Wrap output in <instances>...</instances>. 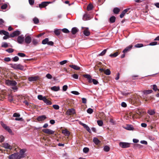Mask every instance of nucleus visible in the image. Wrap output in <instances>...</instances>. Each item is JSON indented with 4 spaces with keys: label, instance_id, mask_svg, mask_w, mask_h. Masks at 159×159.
<instances>
[{
    "label": "nucleus",
    "instance_id": "f257e3e1",
    "mask_svg": "<svg viewBox=\"0 0 159 159\" xmlns=\"http://www.w3.org/2000/svg\"><path fill=\"white\" fill-rule=\"evenodd\" d=\"M11 67L15 69H19L21 70H24V66L20 64H12Z\"/></svg>",
    "mask_w": 159,
    "mask_h": 159
},
{
    "label": "nucleus",
    "instance_id": "f03ea898",
    "mask_svg": "<svg viewBox=\"0 0 159 159\" xmlns=\"http://www.w3.org/2000/svg\"><path fill=\"white\" fill-rule=\"evenodd\" d=\"M5 82L6 84L8 86H15L17 84L16 82L14 80H6Z\"/></svg>",
    "mask_w": 159,
    "mask_h": 159
},
{
    "label": "nucleus",
    "instance_id": "7ed1b4c3",
    "mask_svg": "<svg viewBox=\"0 0 159 159\" xmlns=\"http://www.w3.org/2000/svg\"><path fill=\"white\" fill-rule=\"evenodd\" d=\"M26 149H23L20 150L19 152H18V156L20 159L25 157V152H26Z\"/></svg>",
    "mask_w": 159,
    "mask_h": 159
},
{
    "label": "nucleus",
    "instance_id": "20e7f679",
    "mask_svg": "<svg viewBox=\"0 0 159 159\" xmlns=\"http://www.w3.org/2000/svg\"><path fill=\"white\" fill-rule=\"evenodd\" d=\"M130 143L126 142H120L119 146L122 148H126L130 147Z\"/></svg>",
    "mask_w": 159,
    "mask_h": 159
},
{
    "label": "nucleus",
    "instance_id": "39448f33",
    "mask_svg": "<svg viewBox=\"0 0 159 159\" xmlns=\"http://www.w3.org/2000/svg\"><path fill=\"white\" fill-rule=\"evenodd\" d=\"M31 35L26 34L24 39L25 42L26 44H30L31 42Z\"/></svg>",
    "mask_w": 159,
    "mask_h": 159
},
{
    "label": "nucleus",
    "instance_id": "423d86ee",
    "mask_svg": "<svg viewBox=\"0 0 159 159\" xmlns=\"http://www.w3.org/2000/svg\"><path fill=\"white\" fill-rule=\"evenodd\" d=\"M24 37L22 35L19 36L17 38V42L19 44H23L24 41Z\"/></svg>",
    "mask_w": 159,
    "mask_h": 159
},
{
    "label": "nucleus",
    "instance_id": "0eeeda50",
    "mask_svg": "<svg viewBox=\"0 0 159 159\" xmlns=\"http://www.w3.org/2000/svg\"><path fill=\"white\" fill-rule=\"evenodd\" d=\"M43 131L48 134H54L55 131L50 129H46L43 130Z\"/></svg>",
    "mask_w": 159,
    "mask_h": 159
},
{
    "label": "nucleus",
    "instance_id": "6e6552de",
    "mask_svg": "<svg viewBox=\"0 0 159 159\" xmlns=\"http://www.w3.org/2000/svg\"><path fill=\"white\" fill-rule=\"evenodd\" d=\"M9 159H20L18 156V152L12 154L9 157Z\"/></svg>",
    "mask_w": 159,
    "mask_h": 159
},
{
    "label": "nucleus",
    "instance_id": "1a4fd4ad",
    "mask_svg": "<svg viewBox=\"0 0 159 159\" xmlns=\"http://www.w3.org/2000/svg\"><path fill=\"white\" fill-rule=\"evenodd\" d=\"M20 32L18 30L14 31L12 33L10 34V36L11 37H14L15 36H18L20 34Z\"/></svg>",
    "mask_w": 159,
    "mask_h": 159
},
{
    "label": "nucleus",
    "instance_id": "9d476101",
    "mask_svg": "<svg viewBox=\"0 0 159 159\" xmlns=\"http://www.w3.org/2000/svg\"><path fill=\"white\" fill-rule=\"evenodd\" d=\"M2 147L6 149H11L12 148V146H11L9 143H5L2 144Z\"/></svg>",
    "mask_w": 159,
    "mask_h": 159
},
{
    "label": "nucleus",
    "instance_id": "9b49d317",
    "mask_svg": "<svg viewBox=\"0 0 159 159\" xmlns=\"http://www.w3.org/2000/svg\"><path fill=\"white\" fill-rule=\"evenodd\" d=\"M75 110L73 108L69 109L66 112V114L67 115H72L75 114Z\"/></svg>",
    "mask_w": 159,
    "mask_h": 159
},
{
    "label": "nucleus",
    "instance_id": "f8f14e48",
    "mask_svg": "<svg viewBox=\"0 0 159 159\" xmlns=\"http://www.w3.org/2000/svg\"><path fill=\"white\" fill-rule=\"evenodd\" d=\"M50 2H42L41 3L39 4V7L40 8L44 7L48 5V4L50 3Z\"/></svg>",
    "mask_w": 159,
    "mask_h": 159
},
{
    "label": "nucleus",
    "instance_id": "ddd939ff",
    "mask_svg": "<svg viewBox=\"0 0 159 159\" xmlns=\"http://www.w3.org/2000/svg\"><path fill=\"white\" fill-rule=\"evenodd\" d=\"M47 117L44 115L39 116L37 118V120L39 121H42L45 120Z\"/></svg>",
    "mask_w": 159,
    "mask_h": 159
},
{
    "label": "nucleus",
    "instance_id": "4468645a",
    "mask_svg": "<svg viewBox=\"0 0 159 159\" xmlns=\"http://www.w3.org/2000/svg\"><path fill=\"white\" fill-rule=\"evenodd\" d=\"M132 48V45H129L123 51V52L124 53L127 52L130 50Z\"/></svg>",
    "mask_w": 159,
    "mask_h": 159
},
{
    "label": "nucleus",
    "instance_id": "2eb2a0df",
    "mask_svg": "<svg viewBox=\"0 0 159 159\" xmlns=\"http://www.w3.org/2000/svg\"><path fill=\"white\" fill-rule=\"evenodd\" d=\"M83 19L84 20H90V16L89 14H85L83 16Z\"/></svg>",
    "mask_w": 159,
    "mask_h": 159
},
{
    "label": "nucleus",
    "instance_id": "dca6fc26",
    "mask_svg": "<svg viewBox=\"0 0 159 159\" xmlns=\"http://www.w3.org/2000/svg\"><path fill=\"white\" fill-rule=\"evenodd\" d=\"M38 78L37 76H34L30 77L28 78V80L30 81H34L37 80Z\"/></svg>",
    "mask_w": 159,
    "mask_h": 159
},
{
    "label": "nucleus",
    "instance_id": "f3484780",
    "mask_svg": "<svg viewBox=\"0 0 159 159\" xmlns=\"http://www.w3.org/2000/svg\"><path fill=\"white\" fill-rule=\"evenodd\" d=\"M61 30V29H56L54 30V33L56 35L58 36L60 34Z\"/></svg>",
    "mask_w": 159,
    "mask_h": 159
},
{
    "label": "nucleus",
    "instance_id": "a211bd4d",
    "mask_svg": "<svg viewBox=\"0 0 159 159\" xmlns=\"http://www.w3.org/2000/svg\"><path fill=\"white\" fill-rule=\"evenodd\" d=\"M51 89L55 91H57L59 90L60 87L59 86H54L52 87L51 88Z\"/></svg>",
    "mask_w": 159,
    "mask_h": 159
},
{
    "label": "nucleus",
    "instance_id": "6ab92c4d",
    "mask_svg": "<svg viewBox=\"0 0 159 159\" xmlns=\"http://www.w3.org/2000/svg\"><path fill=\"white\" fill-rule=\"evenodd\" d=\"M82 124V125L86 129L87 131L89 133L91 132L90 129L87 125L84 124Z\"/></svg>",
    "mask_w": 159,
    "mask_h": 159
},
{
    "label": "nucleus",
    "instance_id": "aec40b11",
    "mask_svg": "<svg viewBox=\"0 0 159 159\" xmlns=\"http://www.w3.org/2000/svg\"><path fill=\"white\" fill-rule=\"evenodd\" d=\"M84 34L86 36H88L90 34V32L88 29H86L84 30L83 32Z\"/></svg>",
    "mask_w": 159,
    "mask_h": 159
},
{
    "label": "nucleus",
    "instance_id": "412c9836",
    "mask_svg": "<svg viewBox=\"0 0 159 159\" xmlns=\"http://www.w3.org/2000/svg\"><path fill=\"white\" fill-rule=\"evenodd\" d=\"M0 34H3L5 36H8L9 35V33L8 32L2 30L0 31Z\"/></svg>",
    "mask_w": 159,
    "mask_h": 159
},
{
    "label": "nucleus",
    "instance_id": "4be33fe9",
    "mask_svg": "<svg viewBox=\"0 0 159 159\" xmlns=\"http://www.w3.org/2000/svg\"><path fill=\"white\" fill-rule=\"evenodd\" d=\"M70 67L75 70H79L80 69V67L75 65H70Z\"/></svg>",
    "mask_w": 159,
    "mask_h": 159
},
{
    "label": "nucleus",
    "instance_id": "5701e85b",
    "mask_svg": "<svg viewBox=\"0 0 159 159\" xmlns=\"http://www.w3.org/2000/svg\"><path fill=\"white\" fill-rule=\"evenodd\" d=\"M78 31V29L76 27L73 28L71 30L72 33L73 34H75Z\"/></svg>",
    "mask_w": 159,
    "mask_h": 159
},
{
    "label": "nucleus",
    "instance_id": "b1692460",
    "mask_svg": "<svg viewBox=\"0 0 159 159\" xmlns=\"http://www.w3.org/2000/svg\"><path fill=\"white\" fill-rule=\"evenodd\" d=\"M62 133L68 136L70 134V132L69 131L66 129L63 130L62 131Z\"/></svg>",
    "mask_w": 159,
    "mask_h": 159
},
{
    "label": "nucleus",
    "instance_id": "393cba45",
    "mask_svg": "<svg viewBox=\"0 0 159 159\" xmlns=\"http://www.w3.org/2000/svg\"><path fill=\"white\" fill-rule=\"evenodd\" d=\"M46 97L45 96H43L41 95H39L38 96V99L40 100H43V101H44V99H45L46 98Z\"/></svg>",
    "mask_w": 159,
    "mask_h": 159
},
{
    "label": "nucleus",
    "instance_id": "a878e982",
    "mask_svg": "<svg viewBox=\"0 0 159 159\" xmlns=\"http://www.w3.org/2000/svg\"><path fill=\"white\" fill-rule=\"evenodd\" d=\"M118 55V52H116L113 54H110L109 55V56L111 58H113L116 57Z\"/></svg>",
    "mask_w": 159,
    "mask_h": 159
},
{
    "label": "nucleus",
    "instance_id": "bb28decb",
    "mask_svg": "<svg viewBox=\"0 0 159 159\" xmlns=\"http://www.w3.org/2000/svg\"><path fill=\"white\" fill-rule=\"evenodd\" d=\"M43 102L47 105H50L52 104V102L49 100H48L46 98L44 99Z\"/></svg>",
    "mask_w": 159,
    "mask_h": 159
},
{
    "label": "nucleus",
    "instance_id": "cd10ccee",
    "mask_svg": "<svg viewBox=\"0 0 159 159\" xmlns=\"http://www.w3.org/2000/svg\"><path fill=\"white\" fill-rule=\"evenodd\" d=\"M93 142L96 145L98 144L100 142L98 138L94 137L93 139Z\"/></svg>",
    "mask_w": 159,
    "mask_h": 159
},
{
    "label": "nucleus",
    "instance_id": "c85d7f7f",
    "mask_svg": "<svg viewBox=\"0 0 159 159\" xmlns=\"http://www.w3.org/2000/svg\"><path fill=\"white\" fill-rule=\"evenodd\" d=\"M109 20L111 23H114L115 21L116 17L114 16H112L110 18Z\"/></svg>",
    "mask_w": 159,
    "mask_h": 159
},
{
    "label": "nucleus",
    "instance_id": "c756f323",
    "mask_svg": "<svg viewBox=\"0 0 159 159\" xmlns=\"http://www.w3.org/2000/svg\"><path fill=\"white\" fill-rule=\"evenodd\" d=\"M38 40L35 39H33L32 41V43L34 46H36L38 44Z\"/></svg>",
    "mask_w": 159,
    "mask_h": 159
},
{
    "label": "nucleus",
    "instance_id": "7c9ffc66",
    "mask_svg": "<svg viewBox=\"0 0 159 159\" xmlns=\"http://www.w3.org/2000/svg\"><path fill=\"white\" fill-rule=\"evenodd\" d=\"M152 92V90H144L143 91V93L144 94H149L151 93Z\"/></svg>",
    "mask_w": 159,
    "mask_h": 159
},
{
    "label": "nucleus",
    "instance_id": "2f4dec72",
    "mask_svg": "<svg viewBox=\"0 0 159 159\" xmlns=\"http://www.w3.org/2000/svg\"><path fill=\"white\" fill-rule=\"evenodd\" d=\"M33 20L34 24H38L39 22V19L36 17H34Z\"/></svg>",
    "mask_w": 159,
    "mask_h": 159
},
{
    "label": "nucleus",
    "instance_id": "473e14b6",
    "mask_svg": "<svg viewBox=\"0 0 159 159\" xmlns=\"http://www.w3.org/2000/svg\"><path fill=\"white\" fill-rule=\"evenodd\" d=\"M148 113L150 115H152L155 113V112L154 110H149L148 111Z\"/></svg>",
    "mask_w": 159,
    "mask_h": 159
},
{
    "label": "nucleus",
    "instance_id": "72a5a7b5",
    "mask_svg": "<svg viewBox=\"0 0 159 159\" xmlns=\"http://www.w3.org/2000/svg\"><path fill=\"white\" fill-rule=\"evenodd\" d=\"M125 129L128 130H133L134 128L132 127V126L130 125H128L127 126V127L125 128Z\"/></svg>",
    "mask_w": 159,
    "mask_h": 159
},
{
    "label": "nucleus",
    "instance_id": "f704fd0d",
    "mask_svg": "<svg viewBox=\"0 0 159 159\" xmlns=\"http://www.w3.org/2000/svg\"><path fill=\"white\" fill-rule=\"evenodd\" d=\"M120 9L118 8H115L113 9V12L114 13L117 14L120 11Z\"/></svg>",
    "mask_w": 159,
    "mask_h": 159
},
{
    "label": "nucleus",
    "instance_id": "c9c22d12",
    "mask_svg": "<svg viewBox=\"0 0 159 159\" xmlns=\"http://www.w3.org/2000/svg\"><path fill=\"white\" fill-rule=\"evenodd\" d=\"M48 39L46 38L43 39L42 41V43L43 44H48Z\"/></svg>",
    "mask_w": 159,
    "mask_h": 159
},
{
    "label": "nucleus",
    "instance_id": "e433bc0d",
    "mask_svg": "<svg viewBox=\"0 0 159 159\" xmlns=\"http://www.w3.org/2000/svg\"><path fill=\"white\" fill-rule=\"evenodd\" d=\"M107 51V49L104 50L100 54H99L98 56H103L106 53Z\"/></svg>",
    "mask_w": 159,
    "mask_h": 159
},
{
    "label": "nucleus",
    "instance_id": "4c0bfd02",
    "mask_svg": "<svg viewBox=\"0 0 159 159\" xmlns=\"http://www.w3.org/2000/svg\"><path fill=\"white\" fill-rule=\"evenodd\" d=\"M1 47L6 48L8 47V45L7 43L3 42L2 43Z\"/></svg>",
    "mask_w": 159,
    "mask_h": 159
},
{
    "label": "nucleus",
    "instance_id": "58836bf2",
    "mask_svg": "<svg viewBox=\"0 0 159 159\" xmlns=\"http://www.w3.org/2000/svg\"><path fill=\"white\" fill-rule=\"evenodd\" d=\"M110 148L107 146H105L103 148L104 151L106 152H108L110 150Z\"/></svg>",
    "mask_w": 159,
    "mask_h": 159
},
{
    "label": "nucleus",
    "instance_id": "ea45409f",
    "mask_svg": "<svg viewBox=\"0 0 159 159\" xmlns=\"http://www.w3.org/2000/svg\"><path fill=\"white\" fill-rule=\"evenodd\" d=\"M93 8V5L91 4H89L87 7V10L88 11L91 10Z\"/></svg>",
    "mask_w": 159,
    "mask_h": 159
},
{
    "label": "nucleus",
    "instance_id": "a19ab883",
    "mask_svg": "<svg viewBox=\"0 0 159 159\" xmlns=\"http://www.w3.org/2000/svg\"><path fill=\"white\" fill-rule=\"evenodd\" d=\"M143 47V45L142 43H138L134 46V47L136 48H139Z\"/></svg>",
    "mask_w": 159,
    "mask_h": 159
},
{
    "label": "nucleus",
    "instance_id": "79ce46f5",
    "mask_svg": "<svg viewBox=\"0 0 159 159\" xmlns=\"http://www.w3.org/2000/svg\"><path fill=\"white\" fill-rule=\"evenodd\" d=\"M104 73L107 75H109L111 74V71L109 69H107L105 70Z\"/></svg>",
    "mask_w": 159,
    "mask_h": 159
},
{
    "label": "nucleus",
    "instance_id": "37998d69",
    "mask_svg": "<svg viewBox=\"0 0 159 159\" xmlns=\"http://www.w3.org/2000/svg\"><path fill=\"white\" fill-rule=\"evenodd\" d=\"M61 30L65 33H68L69 32V30L66 28H64Z\"/></svg>",
    "mask_w": 159,
    "mask_h": 159
},
{
    "label": "nucleus",
    "instance_id": "c03bdc74",
    "mask_svg": "<svg viewBox=\"0 0 159 159\" xmlns=\"http://www.w3.org/2000/svg\"><path fill=\"white\" fill-rule=\"evenodd\" d=\"M17 55L21 57H24L25 56V55L24 53L19 52L17 54Z\"/></svg>",
    "mask_w": 159,
    "mask_h": 159
},
{
    "label": "nucleus",
    "instance_id": "a18cd8bd",
    "mask_svg": "<svg viewBox=\"0 0 159 159\" xmlns=\"http://www.w3.org/2000/svg\"><path fill=\"white\" fill-rule=\"evenodd\" d=\"M97 122L98 125L99 126H102L103 125V123L102 120H98L97 121Z\"/></svg>",
    "mask_w": 159,
    "mask_h": 159
},
{
    "label": "nucleus",
    "instance_id": "49530a36",
    "mask_svg": "<svg viewBox=\"0 0 159 159\" xmlns=\"http://www.w3.org/2000/svg\"><path fill=\"white\" fill-rule=\"evenodd\" d=\"M8 98L9 101L10 102H11L13 101V97L11 94H9L8 95Z\"/></svg>",
    "mask_w": 159,
    "mask_h": 159
},
{
    "label": "nucleus",
    "instance_id": "de8ad7c7",
    "mask_svg": "<svg viewBox=\"0 0 159 159\" xmlns=\"http://www.w3.org/2000/svg\"><path fill=\"white\" fill-rule=\"evenodd\" d=\"M93 110L91 108H88L87 110V112L88 113L91 114L93 112Z\"/></svg>",
    "mask_w": 159,
    "mask_h": 159
},
{
    "label": "nucleus",
    "instance_id": "09e8293b",
    "mask_svg": "<svg viewBox=\"0 0 159 159\" xmlns=\"http://www.w3.org/2000/svg\"><path fill=\"white\" fill-rule=\"evenodd\" d=\"M89 148L87 147L84 148L83 149V152L85 153L88 152H89Z\"/></svg>",
    "mask_w": 159,
    "mask_h": 159
},
{
    "label": "nucleus",
    "instance_id": "8fccbe9b",
    "mask_svg": "<svg viewBox=\"0 0 159 159\" xmlns=\"http://www.w3.org/2000/svg\"><path fill=\"white\" fill-rule=\"evenodd\" d=\"M0 124L5 129V128L7 126L5 124H4L2 121H1Z\"/></svg>",
    "mask_w": 159,
    "mask_h": 159
},
{
    "label": "nucleus",
    "instance_id": "3c124183",
    "mask_svg": "<svg viewBox=\"0 0 159 159\" xmlns=\"http://www.w3.org/2000/svg\"><path fill=\"white\" fill-rule=\"evenodd\" d=\"M83 76L87 78L88 80L90 78H91V77L90 75L88 74L84 75H83Z\"/></svg>",
    "mask_w": 159,
    "mask_h": 159
},
{
    "label": "nucleus",
    "instance_id": "603ef678",
    "mask_svg": "<svg viewBox=\"0 0 159 159\" xmlns=\"http://www.w3.org/2000/svg\"><path fill=\"white\" fill-rule=\"evenodd\" d=\"M6 130H7L9 133H12V130L10 129V127L7 126L5 129Z\"/></svg>",
    "mask_w": 159,
    "mask_h": 159
},
{
    "label": "nucleus",
    "instance_id": "864d4df0",
    "mask_svg": "<svg viewBox=\"0 0 159 159\" xmlns=\"http://www.w3.org/2000/svg\"><path fill=\"white\" fill-rule=\"evenodd\" d=\"M13 61H17L19 60V58L17 56H15L12 58Z\"/></svg>",
    "mask_w": 159,
    "mask_h": 159
},
{
    "label": "nucleus",
    "instance_id": "5fc2aeb1",
    "mask_svg": "<svg viewBox=\"0 0 159 159\" xmlns=\"http://www.w3.org/2000/svg\"><path fill=\"white\" fill-rule=\"evenodd\" d=\"M6 51L9 53H12L13 52L14 50L12 48H10L6 50Z\"/></svg>",
    "mask_w": 159,
    "mask_h": 159
},
{
    "label": "nucleus",
    "instance_id": "6e6d98bb",
    "mask_svg": "<svg viewBox=\"0 0 159 159\" xmlns=\"http://www.w3.org/2000/svg\"><path fill=\"white\" fill-rule=\"evenodd\" d=\"M153 88L152 89L155 91H156L158 90L157 89V87L156 84H153L152 85Z\"/></svg>",
    "mask_w": 159,
    "mask_h": 159
},
{
    "label": "nucleus",
    "instance_id": "4d7b16f0",
    "mask_svg": "<svg viewBox=\"0 0 159 159\" xmlns=\"http://www.w3.org/2000/svg\"><path fill=\"white\" fill-rule=\"evenodd\" d=\"M72 77L74 79H78V75L76 74H74L71 75Z\"/></svg>",
    "mask_w": 159,
    "mask_h": 159
},
{
    "label": "nucleus",
    "instance_id": "13d9d810",
    "mask_svg": "<svg viewBox=\"0 0 159 159\" xmlns=\"http://www.w3.org/2000/svg\"><path fill=\"white\" fill-rule=\"evenodd\" d=\"M53 108L56 110H58L59 108V107L58 105H54L52 106Z\"/></svg>",
    "mask_w": 159,
    "mask_h": 159
},
{
    "label": "nucleus",
    "instance_id": "bf43d9fd",
    "mask_svg": "<svg viewBox=\"0 0 159 159\" xmlns=\"http://www.w3.org/2000/svg\"><path fill=\"white\" fill-rule=\"evenodd\" d=\"M67 62V61L66 60H65L64 61H61L60 62V64L61 65H64V64L66 63Z\"/></svg>",
    "mask_w": 159,
    "mask_h": 159
},
{
    "label": "nucleus",
    "instance_id": "052dcab7",
    "mask_svg": "<svg viewBox=\"0 0 159 159\" xmlns=\"http://www.w3.org/2000/svg\"><path fill=\"white\" fill-rule=\"evenodd\" d=\"M157 44V42H151L149 43V45L150 46H154Z\"/></svg>",
    "mask_w": 159,
    "mask_h": 159
},
{
    "label": "nucleus",
    "instance_id": "680f3d73",
    "mask_svg": "<svg viewBox=\"0 0 159 159\" xmlns=\"http://www.w3.org/2000/svg\"><path fill=\"white\" fill-rule=\"evenodd\" d=\"M20 115L19 114L17 113H15L13 115V116L14 117H20Z\"/></svg>",
    "mask_w": 159,
    "mask_h": 159
},
{
    "label": "nucleus",
    "instance_id": "e2e57ef3",
    "mask_svg": "<svg viewBox=\"0 0 159 159\" xmlns=\"http://www.w3.org/2000/svg\"><path fill=\"white\" fill-rule=\"evenodd\" d=\"M7 7V5L6 4H4L2 5L1 7V8L2 9H5Z\"/></svg>",
    "mask_w": 159,
    "mask_h": 159
},
{
    "label": "nucleus",
    "instance_id": "0e129e2a",
    "mask_svg": "<svg viewBox=\"0 0 159 159\" xmlns=\"http://www.w3.org/2000/svg\"><path fill=\"white\" fill-rule=\"evenodd\" d=\"M68 86L66 85H65L63 86L62 88V90L63 91H66L67 89Z\"/></svg>",
    "mask_w": 159,
    "mask_h": 159
},
{
    "label": "nucleus",
    "instance_id": "69168bd1",
    "mask_svg": "<svg viewBox=\"0 0 159 159\" xmlns=\"http://www.w3.org/2000/svg\"><path fill=\"white\" fill-rule=\"evenodd\" d=\"M125 14V12H124L123 11L120 14V18H122L124 16Z\"/></svg>",
    "mask_w": 159,
    "mask_h": 159
},
{
    "label": "nucleus",
    "instance_id": "338daca9",
    "mask_svg": "<svg viewBox=\"0 0 159 159\" xmlns=\"http://www.w3.org/2000/svg\"><path fill=\"white\" fill-rule=\"evenodd\" d=\"M46 77L49 79H51L52 78V76L49 74H47L46 75Z\"/></svg>",
    "mask_w": 159,
    "mask_h": 159
},
{
    "label": "nucleus",
    "instance_id": "774afa93",
    "mask_svg": "<svg viewBox=\"0 0 159 159\" xmlns=\"http://www.w3.org/2000/svg\"><path fill=\"white\" fill-rule=\"evenodd\" d=\"M92 82H93L94 84H97L98 83V81L94 79H92Z\"/></svg>",
    "mask_w": 159,
    "mask_h": 159
}]
</instances>
